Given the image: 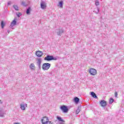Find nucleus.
Masks as SVG:
<instances>
[{
  "mask_svg": "<svg viewBox=\"0 0 124 124\" xmlns=\"http://www.w3.org/2000/svg\"><path fill=\"white\" fill-rule=\"evenodd\" d=\"M44 60L45 61H47L49 62L50 61H57L58 59L56 57H54L53 56L48 55L45 57Z\"/></svg>",
  "mask_w": 124,
  "mask_h": 124,
  "instance_id": "f257e3e1",
  "label": "nucleus"
},
{
  "mask_svg": "<svg viewBox=\"0 0 124 124\" xmlns=\"http://www.w3.org/2000/svg\"><path fill=\"white\" fill-rule=\"evenodd\" d=\"M51 67V64L49 63H44L42 65L43 70H48Z\"/></svg>",
  "mask_w": 124,
  "mask_h": 124,
  "instance_id": "f03ea898",
  "label": "nucleus"
},
{
  "mask_svg": "<svg viewBox=\"0 0 124 124\" xmlns=\"http://www.w3.org/2000/svg\"><path fill=\"white\" fill-rule=\"evenodd\" d=\"M60 109L63 113H67L68 112V108L65 105L61 106Z\"/></svg>",
  "mask_w": 124,
  "mask_h": 124,
  "instance_id": "7ed1b4c3",
  "label": "nucleus"
},
{
  "mask_svg": "<svg viewBox=\"0 0 124 124\" xmlns=\"http://www.w3.org/2000/svg\"><path fill=\"white\" fill-rule=\"evenodd\" d=\"M48 121H49V118L46 116H44L41 119V122L42 124H46Z\"/></svg>",
  "mask_w": 124,
  "mask_h": 124,
  "instance_id": "20e7f679",
  "label": "nucleus"
},
{
  "mask_svg": "<svg viewBox=\"0 0 124 124\" xmlns=\"http://www.w3.org/2000/svg\"><path fill=\"white\" fill-rule=\"evenodd\" d=\"M89 73L91 74V75L93 76L95 75L96 73H97V72L95 69L91 68L89 70Z\"/></svg>",
  "mask_w": 124,
  "mask_h": 124,
  "instance_id": "39448f33",
  "label": "nucleus"
},
{
  "mask_svg": "<svg viewBox=\"0 0 124 124\" xmlns=\"http://www.w3.org/2000/svg\"><path fill=\"white\" fill-rule=\"evenodd\" d=\"M20 109H21L22 111H25V110H26V108L28 107V104L22 103L21 104H20Z\"/></svg>",
  "mask_w": 124,
  "mask_h": 124,
  "instance_id": "423d86ee",
  "label": "nucleus"
},
{
  "mask_svg": "<svg viewBox=\"0 0 124 124\" xmlns=\"http://www.w3.org/2000/svg\"><path fill=\"white\" fill-rule=\"evenodd\" d=\"M100 104L102 107H105L107 106V102L104 100L100 101Z\"/></svg>",
  "mask_w": 124,
  "mask_h": 124,
  "instance_id": "0eeeda50",
  "label": "nucleus"
},
{
  "mask_svg": "<svg viewBox=\"0 0 124 124\" xmlns=\"http://www.w3.org/2000/svg\"><path fill=\"white\" fill-rule=\"evenodd\" d=\"M36 55L37 56V57H38V58H41V57H42V56L43 55V52L39 50L37 51L36 52Z\"/></svg>",
  "mask_w": 124,
  "mask_h": 124,
  "instance_id": "6e6552de",
  "label": "nucleus"
},
{
  "mask_svg": "<svg viewBox=\"0 0 124 124\" xmlns=\"http://www.w3.org/2000/svg\"><path fill=\"white\" fill-rule=\"evenodd\" d=\"M41 62H42L41 59L38 58L37 61V65H38V67L39 69H40L41 67Z\"/></svg>",
  "mask_w": 124,
  "mask_h": 124,
  "instance_id": "1a4fd4ad",
  "label": "nucleus"
},
{
  "mask_svg": "<svg viewBox=\"0 0 124 124\" xmlns=\"http://www.w3.org/2000/svg\"><path fill=\"white\" fill-rule=\"evenodd\" d=\"M46 7V2L44 1H42L41 2V8H42V9H45Z\"/></svg>",
  "mask_w": 124,
  "mask_h": 124,
  "instance_id": "9d476101",
  "label": "nucleus"
},
{
  "mask_svg": "<svg viewBox=\"0 0 124 124\" xmlns=\"http://www.w3.org/2000/svg\"><path fill=\"white\" fill-rule=\"evenodd\" d=\"M16 24H17V21L16 19H14L11 23V28H12L14 26H16Z\"/></svg>",
  "mask_w": 124,
  "mask_h": 124,
  "instance_id": "9b49d317",
  "label": "nucleus"
},
{
  "mask_svg": "<svg viewBox=\"0 0 124 124\" xmlns=\"http://www.w3.org/2000/svg\"><path fill=\"white\" fill-rule=\"evenodd\" d=\"M57 33L58 35H62L63 33V30L59 29V31L57 32Z\"/></svg>",
  "mask_w": 124,
  "mask_h": 124,
  "instance_id": "f8f14e48",
  "label": "nucleus"
},
{
  "mask_svg": "<svg viewBox=\"0 0 124 124\" xmlns=\"http://www.w3.org/2000/svg\"><path fill=\"white\" fill-rule=\"evenodd\" d=\"M31 9L30 7H28V8L26 10V14L27 15H30L31 14Z\"/></svg>",
  "mask_w": 124,
  "mask_h": 124,
  "instance_id": "ddd939ff",
  "label": "nucleus"
},
{
  "mask_svg": "<svg viewBox=\"0 0 124 124\" xmlns=\"http://www.w3.org/2000/svg\"><path fill=\"white\" fill-rule=\"evenodd\" d=\"M29 67L31 69V70H34V69H35V66L33 63H31L29 66Z\"/></svg>",
  "mask_w": 124,
  "mask_h": 124,
  "instance_id": "4468645a",
  "label": "nucleus"
},
{
  "mask_svg": "<svg viewBox=\"0 0 124 124\" xmlns=\"http://www.w3.org/2000/svg\"><path fill=\"white\" fill-rule=\"evenodd\" d=\"M0 117H4V110L2 109H0Z\"/></svg>",
  "mask_w": 124,
  "mask_h": 124,
  "instance_id": "2eb2a0df",
  "label": "nucleus"
},
{
  "mask_svg": "<svg viewBox=\"0 0 124 124\" xmlns=\"http://www.w3.org/2000/svg\"><path fill=\"white\" fill-rule=\"evenodd\" d=\"M74 102H75L76 103H79V101H80V99H79V98L76 97L74 98Z\"/></svg>",
  "mask_w": 124,
  "mask_h": 124,
  "instance_id": "dca6fc26",
  "label": "nucleus"
},
{
  "mask_svg": "<svg viewBox=\"0 0 124 124\" xmlns=\"http://www.w3.org/2000/svg\"><path fill=\"white\" fill-rule=\"evenodd\" d=\"M57 119L59 122H62V123H64V120H63L62 118L59 116H57Z\"/></svg>",
  "mask_w": 124,
  "mask_h": 124,
  "instance_id": "f3484780",
  "label": "nucleus"
},
{
  "mask_svg": "<svg viewBox=\"0 0 124 124\" xmlns=\"http://www.w3.org/2000/svg\"><path fill=\"white\" fill-rule=\"evenodd\" d=\"M80 111H81V108H80V107H78V109L76 110V114L77 115H78Z\"/></svg>",
  "mask_w": 124,
  "mask_h": 124,
  "instance_id": "a211bd4d",
  "label": "nucleus"
},
{
  "mask_svg": "<svg viewBox=\"0 0 124 124\" xmlns=\"http://www.w3.org/2000/svg\"><path fill=\"white\" fill-rule=\"evenodd\" d=\"M91 94L92 96H93L94 98H97V96H96V94L94 92H91Z\"/></svg>",
  "mask_w": 124,
  "mask_h": 124,
  "instance_id": "6ab92c4d",
  "label": "nucleus"
},
{
  "mask_svg": "<svg viewBox=\"0 0 124 124\" xmlns=\"http://www.w3.org/2000/svg\"><path fill=\"white\" fill-rule=\"evenodd\" d=\"M13 8L16 11H18V10H19V7L17 5H14Z\"/></svg>",
  "mask_w": 124,
  "mask_h": 124,
  "instance_id": "aec40b11",
  "label": "nucleus"
},
{
  "mask_svg": "<svg viewBox=\"0 0 124 124\" xmlns=\"http://www.w3.org/2000/svg\"><path fill=\"white\" fill-rule=\"evenodd\" d=\"M63 1H61L59 2V6L61 8H62V6H63Z\"/></svg>",
  "mask_w": 124,
  "mask_h": 124,
  "instance_id": "412c9836",
  "label": "nucleus"
},
{
  "mask_svg": "<svg viewBox=\"0 0 124 124\" xmlns=\"http://www.w3.org/2000/svg\"><path fill=\"white\" fill-rule=\"evenodd\" d=\"M109 104H112L114 102V99L112 98H110L109 100Z\"/></svg>",
  "mask_w": 124,
  "mask_h": 124,
  "instance_id": "4be33fe9",
  "label": "nucleus"
},
{
  "mask_svg": "<svg viewBox=\"0 0 124 124\" xmlns=\"http://www.w3.org/2000/svg\"><path fill=\"white\" fill-rule=\"evenodd\" d=\"M5 25V24H4V22L3 21H1V26L2 29H3V28H4Z\"/></svg>",
  "mask_w": 124,
  "mask_h": 124,
  "instance_id": "5701e85b",
  "label": "nucleus"
},
{
  "mask_svg": "<svg viewBox=\"0 0 124 124\" xmlns=\"http://www.w3.org/2000/svg\"><path fill=\"white\" fill-rule=\"evenodd\" d=\"M16 16L17 17H18V18H20V17H21V16H22V13H16Z\"/></svg>",
  "mask_w": 124,
  "mask_h": 124,
  "instance_id": "b1692460",
  "label": "nucleus"
},
{
  "mask_svg": "<svg viewBox=\"0 0 124 124\" xmlns=\"http://www.w3.org/2000/svg\"><path fill=\"white\" fill-rule=\"evenodd\" d=\"M21 5H23V6H27V5H28V4H26V2L22 1L21 2Z\"/></svg>",
  "mask_w": 124,
  "mask_h": 124,
  "instance_id": "393cba45",
  "label": "nucleus"
},
{
  "mask_svg": "<svg viewBox=\"0 0 124 124\" xmlns=\"http://www.w3.org/2000/svg\"><path fill=\"white\" fill-rule=\"evenodd\" d=\"M95 3L96 6L99 5V1H95Z\"/></svg>",
  "mask_w": 124,
  "mask_h": 124,
  "instance_id": "a878e982",
  "label": "nucleus"
},
{
  "mask_svg": "<svg viewBox=\"0 0 124 124\" xmlns=\"http://www.w3.org/2000/svg\"><path fill=\"white\" fill-rule=\"evenodd\" d=\"M46 124H54L52 121H48L47 123Z\"/></svg>",
  "mask_w": 124,
  "mask_h": 124,
  "instance_id": "bb28decb",
  "label": "nucleus"
},
{
  "mask_svg": "<svg viewBox=\"0 0 124 124\" xmlns=\"http://www.w3.org/2000/svg\"><path fill=\"white\" fill-rule=\"evenodd\" d=\"M115 97H118V92H116L115 93Z\"/></svg>",
  "mask_w": 124,
  "mask_h": 124,
  "instance_id": "cd10ccee",
  "label": "nucleus"
},
{
  "mask_svg": "<svg viewBox=\"0 0 124 124\" xmlns=\"http://www.w3.org/2000/svg\"><path fill=\"white\" fill-rule=\"evenodd\" d=\"M99 13V9L98 8H97V12H96V14H98Z\"/></svg>",
  "mask_w": 124,
  "mask_h": 124,
  "instance_id": "c85d7f7f",
  "label": "nucleus"
},
{
  "mask_svg": "<svg viewBox=\"0 0 124 124\" xmlns=\"http://www.w3.org/2000/svg\"><path fill=\"white\" fill-rule=\"evenodd\" d=\"M11 4V2L10 1H8L7 3V5H10Z\"/></svg>",
  "mask_w": 124,
  "mask_h": 124,
  "instance_id": "c756f323",
  "label": "nucleus"
},
{
  "mask_svg": "<svg viewBox=\"0 0 124 124\" xmlns=\"http://www.w3.org/2000/svg\"><path fill=\"white\" fill-rule=\"evenodd\" d=\"M7 31L8 33H9L10 32V31H9V30H7Z\"/></svg>",
  "mask_w": 124,
  "mask_h": 124,
  "instance_id": "7c9ffc66",
  "label": "nucleus"
},
{
  "mask_svg": "<svg viewBox=\"0 0 124 124\" xmlns=\"http://www.w3.org/2000/svg\"><path fill=\"white\" fill-rule=\"evenodd\" d=\"M19 124V123H15V124Z\"/></svg>",
  "mask_w": 124,
  "mask_h": 124,
  "instance_id": "2f4dec72",
  "label": "nucleus"
},
{
  "mask_svg": "<svg viewBox=\"0 0 124 124\" xmlns=\"http://www.w3.org/2000/svg\"><path fill=\"white\" fill-rule=\"evenodd\" d=\"M0 103H2V102H1V100H0Z\"/></svg>",
  "mask_w": 124,
  "mask_h": 124,
  "instance_id": "473e14b6",
  "label": "nucleus"
}]
</instances>
